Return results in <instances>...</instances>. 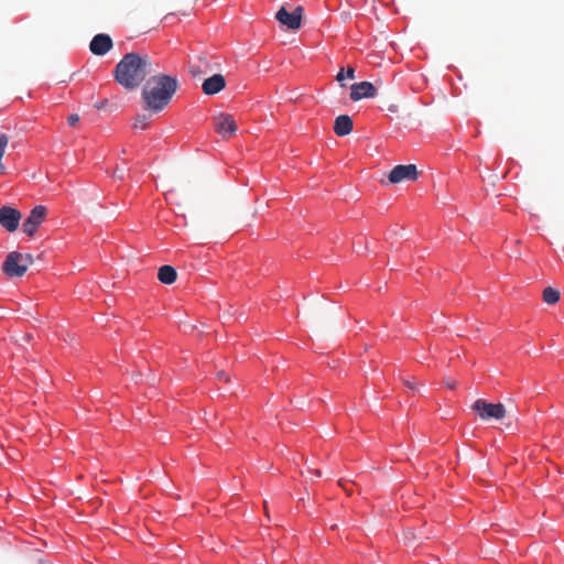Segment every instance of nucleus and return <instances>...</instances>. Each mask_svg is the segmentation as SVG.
I'll return each mask as SVG.
<instances>
[{
    "instance_id": "f257e3e1",
    "label": "nucleus",
    "mask_w": 564,
    "mask_h": 564,
    "mask_svg": "<svg viewBox=\"0 0 564 564\" xmlns=\"http://www.w3.org/2000/svg\"><path fill=\"white\" fill-rule=\"evenodd\" d=\"M177 79L170 75L151 76L141 91L143 108L152 113L161 112L177 90Z\"/></svg>"
},
{
    "instance_id": "f03ea898",
    "label": "nucleus",
    "mask_w": 564,
    "mask_h": 564,
    "mask_svg": "<svg viewBox=\"0 0 564 564\" xmlns=\"http://www.w3.org/2000/svg\"><path fill=\"white\" fill-rule=\"evenodd\" d=\"M154 72L155 68L148 55L128 53L116 65L113 77L126 89H134Z\"/></svg>"
},
{
    "instance_id": "7ed1b4c3",
    "label": "nucleus",
    "mask_w": 564,
    "mask_h": 564,
    "mask_svg": "<svg viewBox=\"0 0 564 564\" xmlns=\"http://www.w3.org/2000/svg\"><path fill=\"white\" fill-rule=\"evenodd\" d=\"M32 263V254L12 251L7 256L2 270L10 278H20L24 275Z\"/></svg>"
},
{
    "instance_id": "20e7f679",
    "label": "nucleus",
    "mask_w": 564,
    "mask_h": 564,
    "mask_svg": "<svg viewBox=\"0 0 564 564\" xmlns=\"http://www.w3.org/2000/svg\"><path fill=\"white\" fill-rule=\"evenodd\" d=\"M471 410L481 419V420H501L506 416V408L502 403H489L486 400L478 399L473 405Z\"/></svg>"
},
{
    "instance_id": "39448f33",
    "label": "nucleus",
    "mask_w": 564,
    "mask_h": 564,
    "mask_svg": "<svg viewBox=\"0 0 564 564\" xmlns=\"http://www.w3.org/2000/svg\"><path fill=\"white\" fill-rule=\"evenodd\" d=\"M419 177L417 169L414 164L397 165L390 172L388 178L392 184H397L403 181H416Z\"/></svg>"
},
{
    "instance_id": "423d86ee",
    "label": "nucleus",
    "mask_w": 564,
    "mask_h": 564,
    "mask_svg": "<svg viewBox=\"0 0 564 564\" xmlns=\"http://www.w3.org/2000/svg\"><path fill=\"white\" fill-rule=\"evenodd\" d=\"M46 216V208L44 206H35L28 218L23 223V231L32 237L36 232L37 228L42 225Z\"/></svg>"
},
{
    "instance_id": "0eeeda50",
    "label": "nucleus",
    "mask_w": 564,
    "mask_h": 564,
    "mask_svg": "<svg viewBox=\"0 0 564 564\" xmlns=\"http://www.w3.org/2000/svg\"><path fill=\"white\" fill-rule=\"evenodd\" d=\"M21 217V213L11 206H2L0 208V225L9 232L18 229Z\"/></svg>"
},
{
    "instance_id": "6e6552de",
    "label": "nucleus",
    "mask_w": 564,
    "mask_h": 564,
    "mask_svg": "<svg viewBox=\"0 0 564 564\" xmlns=\"http://www.w3.org/2000/svg\"><path fill=\"white\" fill-rule=\"evenodd\" d=\"M216 131L223 137L228 138L236 133L238 127L231 115L219 113L214 118Z\"/></svg>"
},
{
    "instance_id": "1a4fd4ad",
    "label": "nucleus",
    "mask_w": 564,
    "mask_h": 564,
    "mask_svg": "<svg viewBox=\"0 0 564 564\" xmlns=\"http://www.w3.org/2000/svg\"><path fill=\"white\" fill-rule=\"evenodd\" d=\"M302 7H297L293 12H289L285 8H281L276 14V20L286 25L291 30H297L301 26L302 21Z\"/></svg>"
},
{
    "instance_id": "9d476101",
    "label": "nucleus",
    "mask_w": 564,
    "mask_h": 564,
    "mask_svg": "<svg viewBox=\"0 0 564 564\" xmlns=\"http://www.w3.org/2000/svg\"><path fill=\"white\" fill-rule=\"evenodd\" d=\"M377 89L370 82H360L351 85L350 99L358 101L362 98H372L376 96Z\"/></svg>"
},
{
    "instance_id": "9b49d317",
    "label": "nucleus",
    "mask_w": 564,
    "mask_h": 564,
    "mask_svg": "<svg viewBox=\"0 0 564 564\" xmlns=\"http://www.w3.org/2000/svg\"><path fill=\"white\" fill-rule=\"evenodd\" d=\"M112 45L111 37L108 34L100 33L93 37L89 48L93 54L101 56L108 53L112 48Z\"/></svg>"
},
{
    "instance_id": "f8f14e48",
    "label": "nucleus",
    "mask_w": 564,
    "mask_h": 564,
    "mask_svg": "<svg viewBox=\"0 0 564 564\" xmlns=\"http://www.w3.org/2000/svg\"><path fill=\"white\" fill-rule=\"evenodd\" d=\"M226 87L225 77L221 74H215L206 78L202 85L205 95H216Z\"/></svg>"
},
{
    "instance_id": "ddd939ff",
    "label": "nucleus",
    "mask_w": 564,
    "mask_h": 564,
    "mask_svg": "<svg viewBox=\"0 0 564 564\" xmlns=\"http://www.w3.org/2000/svg\"><path fill=\"white\" fill-rule=\"evenodd\" d=\"M354 123L349 116L340 115L335 119L334 132L338 137H345L352 131Z\"/></svg>"
},
{
    "instance_id": "4468645a",
    "label": "nucleus",
    "mask_w": 564,
    "mask_h": 564,
    "mask_svg": "<svg viewBox=\"0 0 564 564\" xmlns=\"http://www.w3.org/2000/svg\"><path fill=\"white\" fill-rule=\"evenodd\" d=\"M177 278V272L172 265H162L158 272V279L161 283L172 284Z\"/></svg>"
},
{
    "instance_id": "2eb2a0df",
    "label": "nucleus",
    "mask_w": 564,
    "mask_h": 564,
    "mask_svg": "<svg viewBox=\"0 0 564 564\" xmlns=\"http://www.w3.org/2000/svg\"><path fill=\"white\" fill-rule=\"evenodd\" d=\"M543 300L547 304H555L560 300V292L553 288H546L543 291Z\"/></svg>"
},
{
    "instance_id": "dca6fc26",
    "label": "nucleus",
    "mask_w": 564,
    "mask_h": 564,
    "mask_svg": "<svg viewBox=\"0 0 564 564\" xmlns=\"http://www.w3.org/2000/svg\"><path fill=\"white\" fill-rule=\"evenodd\" d=\"M149 126V116L147 115H138L133 122L134 129L144 130Z\"/></svg>"
},
{
    "instance_id": "f3484780",
    "label": "nucleus",
    "mask_w": 564,
    "mask_h": 564,
    "mask_svg": "<svg viewBox=\"0 0 564 564\" xmlns=\"http://www.w3.org/2000/svg\"><path fill=\"white\" fill-rule=\"evenodd\" d=\"M9 143V138L6 133H0V159L3 156L6 148Z\"/></svg>"
},
{
    "instance_id": "a211bd4d",
    "label": "nucleus",
    "mask_w": 564,
    "mask_h": 564,
    "mask_svg": "<svg viewBox=\"0 0 564 564\" xmlns=\"http://www.w3.org/2000/svg\"><path fill=\"white\" fill-rule=\"evenodd\" d=\"M78 121H79V116H78V115H76V113L69 115V116L67 117V123H68L69 126H73V127H74V126H76V124L78 123Z\"/></svg>"
},
{
    "instance_id": "6ab92c4d",
    "label": "nucleus",
    "mask_w": 564,
    "mask_h": 564,
    "mask_svg": "<svg viewBox=\"0 0 564 564\" xmlns=\"http://www.w3.org/2000/svg\"><path fill=\"white\" fill-rule=\"evenodd\" d=\"M189 73L193 77H197L202 73V70L198 65L192 64L189 65Z\"/></svg>"
},
{
    "instance_id": "aec40b11",
    "label": "nucleus",
    "mask_w": 564,
    "mask_h": 564,
    "mask_svg": "<svg viewBox=\"0 0 564 564\" xmlns=\"http://www.w3.org/2000/svg\"><path fill=\"white\" fill-rule=\"evenodd\" d=\"M113 176L119 180H122L124 177V169L117 167L113 172Z\"/></svg>"
},
{
    "instance_id": "412c9836",
    "label": "nucleus",
    "mask_w": 564,
    "mask_h": 564,
    "mask_svg": "<svg viewBox=\"0 0 564 564\" xmlns=\"http://www.w3.org/2000/svg\"><path fill=\"white\" fill-rule=\"evenodd\" d=\"M216 377H217L218 380H224V381H228L229 380L228 375L225 371H223V370L218 371Z\"/></svg>"
},
{
    "instance_id": "4be33fe9",
    "label": "nucleus",
    "mask_w": 564,
    "mask_h": 564,
    "mask_svg": "<svg viewBox=\"0 0 564 564\" xmlns=\"http://www.w3.org/2000/svg\"><path fill=\"white\" fill-rule=\"evenodd\" d=\"M346 77H348L350 79L355 78V69H354V67H351V66L347 67Z\"/></svg>"
},
{
    "instance_id": "5701e85b",
    "label": "nucleus",
    "mask_w": 564,
    "mask_h": 564,
    "mask_svg": "<svg viewBox=\"0 0 564 564\" xmlns=\"http://www.w3.org/2000/svg\"><path fill=\"white\" fill-rule=\"evenodd\" d=\"M446 387H448L449 389H455L456 386H457V381L456 380H453V379H448L446 380L445 382Z\"/></svg>"
},
{
    "instance_id": "b1692460",
    "label": "nucleus",
    "mask_w": 564,
    "mask_h": 564,
    "mask_svg": "<svg viewBox=\"0 0 564 564\" xmlns=\"http://www.w3.org/2000/svg\"><path fill=\"white\" fill-rule=\"evenodd\" d=\"M344 72H345V69H344V68H341V69L338 72V74H337V76H336V80H337V82L341 83V82L345 79V76H346V75H345V73H344Z\"/></svg>"
},
{
    "instance_id": "393cba45",
    "label": "nucleus",
    "mask_w": 564,
    "mask_h": 564,
    "mask_svg": "<svg viewBox=\"0 0 564 564\" xmlns=\"http://www.w3.org/2000/svg\"><path fill=\"white\" fill-rule=\"evenodd\" d=\"M338 484H339V486H341V487L344 488V490H345L348 495H351V490H350V489H348V488L346 487L345 481H344L343 479H340V480L338 481Z\"/></svg>"
},
{
    "instance_id": "a878e982",
    "label": "nucleus",
    "mask_w": 564,
    "mask_h": 564,
    "mask_svg": "<svg viewBox=\"0 0 564 564\" xmlns=\"http://www.w3.org/2000/svg\"><path fill=\"white\" fill-rule=\"evenodd\" d=\"M316 477H321L322 476V471L319 469H312L311 470Z\"/></svg>"
},
{
    "instance_id": "bb28decb",
    "label": "nucleus",
    "mask_w": 564,
    "mask_h": 564,
    "mask_svg": "<svg viewBox=\"0 0 564 564\" xmlns=\"http://www.w3.org/2000/svg\"><path fill=\"white\" fill-rule=\"evenodd\" d=\"M405 384L410 388V389H413V384L410 382V381H406Z\"/></svg>"
},
{
    "instance_id": "cd10ccee",
    "label": "nucleus",
    "mask_w": 564,
    "mask_h": 564,
    "mask_svg": "<svg viewBox=\"0 0 564 564\" xmlns=\"http://www.w3.org/2000/svg\"><path fill=\"white\" fill-rule=\"evenodd\" d=\"M199 63L204 64L205 66L207 65V62L204 58H199Z\"/></svg>"
}]
</instances>
